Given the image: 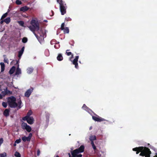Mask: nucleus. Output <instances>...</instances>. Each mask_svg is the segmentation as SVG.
<instances>
[{
	"instance_id": "nucleus-42",
	"label": "nucleus",
	"mask_w": 157,
	"mask_h": 157,
	"mask_svg": "<svg viewBox=\"0 0 157 157\" xmlns=\"http://www.w3.org/2000/svg\"><path fill=\"white\" fill-rule=\"evenodd\" d=\"M23 128L24 129H26V131L28 132H30L32 130V128Z\"/></svg>"
},
{
	"instance_id": "nucleus-20",
	"label": "nucleus",
	"mask_w": 157,
	"mask_h": 157,
	"mask_svg": "<svg viewBox=\"0 0 157 157\" xmlns=\"http://www.w3.org/2000/svg\"><path fill=\"white\" fill-rule=\"evenodd\" d=\"M89 139L91 142L92 141H94V140H96V137L95 136H90Z\"/></svg>"
},
{
	"instance_id": "nucleus-16",
	"label": "nucleus",
	"mask_w": 157,
	"mask_h": 157,
	"mask_svg": "<svg viewBox=\"0 0 157 157\" xmlns=\"http://www.w3.org/2000/svg\"><path fill=\"white\" fill-rule=\"evenodd\" d=\"M0 64L1 66V72H2L5 70V65L3 62H1Z\"/></svg>"
},
{
	"instance_id": "nucleus-18",
	"label": "nucleus",
	"mask_w": 157,
	"mask_h": 157,
	"mask_svg": "<svg viewBox=\"0 0 157 157\" xmlns=\"http://www.w3.org/2000/svg\"><path fill=\"white\" fill-rule=\"evenodd\" d=\"M22 140L24 142L26 141H30V140L28 137L26 136H24L22 137Z\"/></svg>"
},
{
	"instance_id": "nucleus-22",
	"label": "nucleus",
	"mask_w": 157,
	"mask_h": 157,
	"mask_svg": "<svg viewBox=\"0 0 157 157\" xmlns=\"http://www.w3.org/2000/svg\"><path fill=\"white\" fill-rule=\"evenodd\" d=\"M10 21V18L9 17H8L4 20V22L6 24H8Z\"/></svg>"
},
{
	"instance_id": "nucleus-50",
	"label": "nucleus",
	"mask_w": 157,
	"mask_h": 157,
	"mask_svg": "<svg viewBox=\"0 0 157 157\" xmlns=\"http://www.w3.org/2000/svg\"><path fill=\"white\" fill-rule=\"evenodd\" d=\"M16 143H15V142L14 143V144H13L14 146H16Z\"/></svg>"
},
{
	"instance_id": "nucleus-27",
	"label": "nucleus",
	"mask_w": 157,
	"mask_h": 157,
	"mask_svg": "<svg viewBox=\"0 0 157 157\" xmlns=\"http://www.w3.org/2000/svg\"><path fill=\"white\" fill-rule=\"evenodd\" d=\"M91 144L92 146V147L93 148L94 150H96V146L95 145L94 141L91 142Z\"/></svg>"
},
{
	"instance_id": "nucleus-32",
	"label": "nucleus",
	"mask_w": 157,
	"mask_h": 157,
	"mask_svg": "<svg viewBox=\"0 0 157 157\" xmlns=\"http://www.w3.org/2000/svg\"><path fill=\"white\" fill-rule=\"evenodd\" d=\"M71 21V19L70 18V17H66L65 18V21Z\"/></svg>"
},
{
	"instance_id": "nucleus-49",
	"label": "nucleus",
	"mask_w": 157,
	"mask_h": 157,
	"mask_svg": "<svg viewBox=\"0 0 157 157\" xmlns=\"http://www.w3.org/2000/svg\"><path fill=\"white\" fill-rule=\"evenodd\" d=\"M71 58H73V57H74V56H73V54H71Z\"/></svg>"
},
{
	"instance_id": "nucleus-9",
	"label": "nucleus",
	"mask_w": 157,
	"mask_h": 157,
	"mask_svg": "<svg viewBox=\"0 0 157 157\" xmlns=\"http://www.w3.org/2000/svg\"><path fill=\"white\" fill-rule=\"evenodd\" d=\"M16 63L15 65L17 64L18 66L15 72V75H17L21 73V69L19 68V65L18 64L19 60H16Z\"/></svg>"
},
{
	"instance_id": "nucleus-59",
	"label": "nucleus",
	"mask_w": 157,
	"mask_h": 157,
	"mask_svg": "<svg viewBox=\"0 0 157 157\" xmlns=\"http://www.w3.org/2000/svg\"><path fill=\"white\" fill-rule=\"evenodd\" d=\"M91 128H90V130Z\"/></svg>"
},
{
	"instance_id": "nucleus-11",
	"label": "nucleus",
	"mask_w": 157,
	"mask_h": 157,
	"mask_svg": "<svg viewBox=\"0 0 157 157\" xmlns=\"http://www.w3.org/2000/svg\"><path fill=\"white\" fill-rule=\"evenodd\" d=\"M32 112L31 110H30L27 113L26 115L22 118V120H26L29 117H30V116L32 114Z\"/></svg>"
},
{
	"instance_id": "nucleus-12",
	"label": "nucleus",
	"mask_w": 157,
	"mask_h": 157,
	"mask_svg": "<svg viewBox=\"0 0 157 157\" xmlns=\"http://www.w3.org/2000/svg\"><path fill=\"white\" fill-rule=\"evenodd\" d=\"M2 93L4 96L8 94H12V92L9 90L7 89V88L5 89L4 91H2Z\"/></svg>"
},
{
	"instance_id": "nucleus-31",
	"label": "nucleus",
	"mask_w": 157,
	"mask_h": 157,
	"mask_svg": "<svg viewBox=\"0 0 157 157\" xmlns=\"http://www.w3.org/2000/svg\"><path fill=\"white\" fill-rule=\"evenodd\" d=\"M23 52H22L21 51H20L19 52H18V57L20 58H21V56H22L23 53Z\"/></svg>"
},
{
	"instance_id": "nucleus-48",
	"label": "nucleus",
	"mask_w": 157,
	"mask_h": 157,
	"mask_svg": "<svg viewBox=\"0 0 157 157\" xmlns=\"http://www.w3.org/2000/svg\"><path fill=\"white\" fill-rule=\"evenodd\" d=\"M3 22H4V20H2L1 21H0V23L1 24H2L3 23Z\"/></svg>"
},
{
	"instance_id": "nucleus-21",
	"label": "nucleus",
	"mask_w": 157,
	"mask_h": 157,
	"mask_svg": "<svg viewBox=\"0 0 157 157\" xmlns=\"http://www.w3.org/2000/svg\"><path fill=\"white\" fill-rule=\"evenodd\" d=\"M22 128H31L30 126L28 125L27 123L23 122L21 124Z\"/></svg>"
},
{
	"instance_id": "nucleus-39",
	"label": "nucleus",
	"mask_w": 157,
	"mask_h": 157,
	"mask_svg": "<svg viewBox=\"0 0 157 157\" xmlns=\"http://www.w3.org/2000/svg\"><path fill=\"white\" fill-rule=\"evenodd\" d=\"M21 141V139L19 138L18 139L16 140L15 141V143H17V144H18L20 143Z\"/></svg>"
},
{
	"instance_id": "nucleus-43",
	"label": "nucleus",
	"mask_w": 157,
	"mask_h": 157,
	"mask_svg": "<svg viewBox=\"0 0 157 157\" xmlns=\"http://www.w3.org/2000/svg\"><path fill=\"white\" fill-rule=\"evenodd\" d=\"M32 136V133H30L29 134V136L28 137L29 138L30 140H31Z\"/></svg>"
},
{
	"instance_id": "nucleus-46",
	"label": "nucleus",
	"mask_w": 157,
	"mask_h": 157,
	"mask_svg": "<svg viewBox=\"0 0 157 157\" xmlns=\"http://www.w3.org/2000/svg\"><path fill=\"white\" fill-rule=\"evenodd\" d=\"M25 49V47H23L21 49V50H20L21 51L23 52Z\"/></svg>"
},
{
	"instance_id": "nucleus-45",
	"label": "nucleus",
	"mask_w": 157,
	"mask_h": 157,
	"mask_svg": "<svg viewBox=\"0 0 157 157\" xmlns=\"http://www.w3.org/2000/svg\"><path fill=\"white\" fill-rule=\"evenodd\" d=\"M40 31L42 33V34H40V36H43L44 35V33L43 30H41Z\"/></svg>"
},
{
	"instance_id": "nucleus-5",
	"label": "nucleus",
	"mask_w": 157,
	"mask_h": 157,
	"mask_svg": "<svg viewBox=\"0 0 157 157\" xmlns=\"http://www.w3.org/2000/svg\"><path fill=\"white\" fill-rule=\"evenodd\" d=\"M57 2L59 4L60 10L62 15L66 13L67 6L66 3L63 0H56Z\"/></svg>"
},
{
	"instance_id": "nucleus-41",
	"label": "nucleus",
	"mask_w": 157,
	"mask_h": 157,
	"mask_svg": "<svg viewBox=\"0 0 157 157\" xmlns=\"http://www.w3.org/2000/svg\"><path fill=\"white\" fill-rule=\"evenodd\" d=\"M86 110L90 113L93 112L89 108H88L87 109H86Z\"/></svg>"
},
{
	"instance_id": "nucleus-58",
	"label": "nucleus",
	"mask_w": 157,
	"mask_h": 157,
	"mask_svg": "<svg viewBox=\"0 0 157 157\" xmlns=\"http://www.w3.org/2000/svg\"><path fill=\"white\" fill-rule=\"evenodd\" d=\"M9 10H8V12H9Z\"/></svg>"
},
{
	"instance_id": "nucleus-15",
	"label": "nucleus",
	"mask_w": 157,
	"mask_h": 157,
	"mask_svg": "<svg viewBox=\"0 0 157 157\" xmlns=\"http://www.w3.org/2000/svg\"><path fill=\"white\" fill-rule=\"evenodd\" d=\"M16 69V67L14 66H13L9 71V73L10 75L13 74Z\"/></svg>"
},
{
	"instance_id": "nucleus-47",
	"label": "nucleus",
	"mask_w": 157,
	"mask_h": 157,
	"mask_svg": "<svg viewBox=\"0 0 157 157\" xmlns=\"http://www.w3.org/2000/svg\"><path fill=\"white\" fill-rule=\"evenodd\" d=\"M2 96L0 94V99H2Z\"/></svg>"
},
{
	"instance_id": "nucleus-4",
	"label": "nucleus",
	"mask_w": 157,
	"mask_h": 157,
	"mask_svg": "<svg viewBox=\"0 0 157 157\" xmlns=\"http://www.w3.org/2000/svg\"><path fill=\"white\" fill-rule=\"evenodd\" d=\"M16 98L13 96L8 97L7 101L9 107L11 108H15L17 107V104L16 102Z\"/></svg>"
},
{
	"instance_id": "nucleus-30",
	"label": "nucleus",
	"mask_w": 157,
	"mask_h": 157,
	"mask_svg": "<svg viewBox=\"0 0 157 157\" xmlns=\"http://www.w3.org/2000/svg\"><path fill=\"white\" fill-rule=\"evenodd\" d=\"M6 156V152H4L0 154V157H5Z\"/></svg>"
},
{
	"instance_id": "nucleus-44",
	"label": "nucleus",
	"mask_w": 157,
	"mask_h": 157,
	"mask_svg": "<svg viewBox=\"0 0 157 157\" xmlns=\"http://www.w3.org/2000/svg\"><path fill=\"white\" fill-rule=\"evenodd\" d=\"M40 151L39 149H38L37 151V156H39L40 155Z\"/></svg>"
},
{
	"instance_id": "nucleus-53",
	"label": "nucleus",
	"mask_w": 157,
	"mask_h": 157,
	"mask_svg": "<svg viewBox=\"0 0 157 157\" xmlns=\"http://www.w3.org/2000/svg\"><path fill=\"white\" fill-rule=\"evenodd\" d=\"M56 157H59L58 155H56Z\"/></svg>"
},
{
	"instance_id": "nucleus-10",
	"label": "nucleus",
	"mask_w": 157,
	"mask_h": 157,
	"mask_svg": "<svg viewBox=\"0 0 157 157\" xmlns=\"http://www.w3.org/2000/svg\"><path fill=\"white\" fill-rule=\"evenodd\" d=\"M26 120H23L24 121H26L29 124H32L33 123L34 120L33 117H29Z\"/></svg>"
},
{
	"instance_id": "nucleus-38",
	"label": "nucleus",
	"mask_w": 157,
	"mask_h": 157,
	"mask_svg": "<svg viewBox=\"0 0 157 157\" xmlns=\"http://www.w3.org/2000/svg\"><path fill=\"white\" fill-rule=\"evenodd\" d=\"M82 108L83 109L86 110L88 107H87L85 104H84L83 105Z\"/></svg>"
},
{
	"instance_id": "nucleus-51",
	"label": "nucleus",
	"mask_w": 157,
	"mask_h": 157,
	"mask_svg": "<svg viewBox=\"0 0 157 157\" xmlns=\"http://www.w3.org/2000/svg\"><path fill=\"white\" fill-rule=\"evenodd\" d=\"M14 61H13L11 62V63H14Z\"/></svg>"
},
{
	"instance_id": "nucleus-40",
	"label": "nucleus",
	"mask_w": 157,
	"mask_h": 157,
	"mask_svg": "<svg viewBox=\"0 0 157 157\" xmlns=\"http://www.w3.org/2000/svg\"><path fill=\"white\" fill-rule=\"evenodd\" d=\"M59 47V44H57L54 45V47L56 49H58Z\"/></svg>"
},
{
	"instance_id": "nucleus-8",
	"label": "nucleus",
	"mask_w": 157,
	"mask_h": 157,
	"mask_svg": "<svg viewBox=\"0 0 157 157\" xmlns=\"http://www.w3.org/2000/svg\"><path fill=\"white\" fill-rule=\"evenodd\" d=\"M79 58V56H76L75 57V59L72 61V63L75 65V68L78 69V61Z\"/></svg>"
},
{
	"instance_id": "nucleus-34",
	"label": "nucleus",
	"mask_w": 157,
	"mask_h": 157,
	"mask_svg": "<svg viewBox=\"0 0 157 157\" xmlns=\"http://www.w3.org/2000/svg\"><path fill=\"white\" fill-rule=\"evenodd\" d=\"M70 50H66V54L68 56H70L72 54V53L71 52H68V51H69Z\"/></svg>"
},
{
	"instance_id": "nucleus-37",
	"label": "nucleus",
	"mask_w": 157,
	"mask_h": 157,
	"mask_svg": "<svg viewBox=\"0 0 157 157\" xmlns=\"http://www.w3.org/2000/svg\"><path fill=\"white\" fill-rule=\"evenodd\" d=\"M19 24L21 26H23L24 25V22L22 21H19L18 22Z\"/></svg>"
},
{
	"instance_id": "nucleus-55",
	"label": "nucleus",
	"mask_w": 157,
	"mask_h": 157,
	"mask_svg": "<svg viewBox=\"0 0 157 157\" xmlns=\"http://www.w3.org/2000/svg\"><path fill=\"white\" fill-rule=\"evenodd\" d=\"M44 21H45V22H47V20H46Z\"/></svg>"
},
{
	"instance_id": "nucleus-54",
	"label": "nucleus",
	"mask_w": 157,
	"mask_h": 157,
	"mask_svg": "<svg viewBox=\"0 0 157 157\" xmlns=\"http://www.w3.org/2000/svg\"><path fill=\"white\" fill-rule=\"evenodd\" d=\"M69 157H71V155H70V153H69Z\"/></svg>"
},
{
	"instance_id": "nucleus-57",
	"label": "nucleus",
	"mask_w": 157,
	"mask_h": 157,
	"mask_svg": "<svg viewBox=\"0 0 157 157\" xmlns=\"http://www.w3.org/2000/svg\"><path fill=\"white\" fill-rule=\"evenodd\" d=\"M1 85H0V88H1Z\"/></svg>"
},
{
	"instance_id": "nucleus-17",
	"label": "nucleus",
	"mask_w": 157,
	"mask_h": 157,
	"mask_svg": "<svg viewBox=\"0 0 157 157\" xmlns=\"http://www.w3.org/2000/svg\"><path fill=\"white\" fill-rule=\"evenodd\" d=\"M27 71L28 74H30L33 72V67H29L27 68Z\"/></svg>"
},
{
	"instance_id": "nucleus-2",
	"label": "nucleus",
	"mask_w": 157,
	"mask_h": 157,
	"mask_svg": "<svg viewBox=\"0 0 157 157\" xmlns=\"http://www.w3.org/2000/svg\"><path fill=\"white\" fill-rule=\"evenodd\" d=\"M31 25L29 26V28L30 29L33 33L36 38L38 36L35 33V30L38 31L39 29V25L38 22L35 20H32L31 21Z\"/></svg>"
},
{
	"instance_id": "nucleus-6",
	"label": "nucleus",
	"mask_w": 157,
	"mask_h": 157,
	"mask_svg": "<svg viewBox=\"0 0 157 157\" xmlns=\"http://www.w3.org/2000/svg\"><path fill=\"white\" fill-rule=\"evenodd\" d=\"M96 116H93L92 117V119L95 121L101 122V121H104V124H107L109 123L108 121L105 119L99 117L97 114H95Z\"/></svg>"
},
{
	"instance_id": "nucleus-23",
	"label": "nucleus",
	"mask_w": 157,
	"mask_h": 157,
	"mask_svg": "<svg viewBox=\"0 0 157 157\" xmlns=\"http://www.w3.org/2000/svg\"><path fill=\"white\" fill-rule=\"evenodd\" d=\"M63 30V33L64 34L68 33L69 32V29L68 27H67L65 28Z\"/></svg>"
},
{
	"instance_id": "nucleus-36",
	"label": "nucleus",
	"mask_w": 157,
	"mask_h": 157,
	"mask_svg": "<svg viewBox=\"0 0 157 157\" xmlns=\"http://www.w3.org/2000/svg\"><path fill=\"white\" fill-rule=\"evenodd\" d=\"M65 25V24L64 23H63L61 25V27L60 28V29L61 30H63V29H64V28H65L64 27Z\"/></svg>"
},
{
	"instance_id": "nucleus-35",
	"label": "nucleus",
	"mask_w": 157,
	"mask_h": 157,
	"mask_svg": "<svg viewBox=\"0 0 157 157\" xmlns=\"http://www.w3.org/2000/svg\"><path fill=\"white\" fill-rule=\"evenodd\" d=\"M2 105L3 106L6 108V107L7 106V104L6 102H3L2 103Z\"/></svg>"
},
{
	"instance_id": "nucleus-7",
	"label": "nucleus",
	"mask_w": 157,
	"mask_h": 157,
	"mask_svg": "<svg viewBox=\"0 0 157 157\" xmlns=\"http://www.w3.org/2000/svg\"><path fill=\"white\" fill-rule=\"evenodd\" d=\"M33 87H31L30 89L28 90L25 94V96L27 98H29L33 91Z\"/></svg>"
},
{
	"instance_id": "nucleus-13",
	"label": "nucleus",
	"mask_w": 157,
	"mask_h": 157,
	"mask_svg": "<svg viewBox=\"0 0 157 157\" xmlns=\"http://www.w3.org/2000/svg\"><path fill=\"white\" fill-rule=\"evenodd\" d=\"M29 9V7L27 6H25L21 7L20 9V10L23 12H25L28 10Z\"/></svg>"
},
{
	"instance_id": "nucleus-25",
	"label": "nucleus",
	"mask_w": 157,
	"mask_h": 157,
	"mask_svg": "<svg viewBox=\"0 0 157 157\" xmlns=\"http://www.w3.org/2000/svg\"><path fill=\"white\" fill-rule=\"evenodd\" d=\"M6 56L5 55L3 56V57L4 58V61L5 63H8V59L6 57Z\"/></svg>"
},
{
	"instance_id": "nucleus-14",
	"label": "nucleus",
	"mask_w": 157,
	"mask_h": 157,
	"mask_svg": "<svg viewBox=\"0 0 157 157\" xmlns=\"http://www.w3.org/2000/svg\"><path fill=\"white\" fill-rule=\"evenodd\" d=\"M10 112V109H6L4 111V115L6 117L8 116H9Z\"/></svg>"
},
{
	"instance_id": "nucleus-60",
	"label": "nucleus",
	"mask_w": 157,
	"mask_h": 157,
	"mask_svg": "<svg viewBox=\"0 0 157 157\" xmlns=\"http://www.w3.org/2000/svg\"><path fill=\"white\" fill-rule=\"evenodd\" d=\"M156 154L157 155V153H156Z\"/></svg>"
},
{
	"instance_id": "nucleus-1",
	"label": "nucleus",
	"mask_w": 157,
	"mask_h": 157,
	"mask_svg": "<svg viewBox=\"0 0 157 157\" xmlns=\"http://www.w3.org/2000/svg\"><path fill=\"white\" fill-rule=\"evenodd\" d=\"M132 150L136 151L137 154L141 152L139 155H140L145 156V157H150V155L151 153L150 149L148 147H145L141 146L135 147L132 149Z\"/></svg>"
},
{
	"instance_id": "nucleus-28",
	"label": "nucleus",
	"mask_w": 157,
	"mask_h": 157,
	"mask_svg": "<svg viewBox=\"0 0 157 157\" xmlns=\"http://www.w3.org/2000/svg\"><path fill=\"white\" fill-rule=\"evenodd\" d=\"M28 41V39L26 37H24L22 39V42L23 43H26Z\"/></svg>"
},
{
	"instance_id": "nucleus-26",
	"label": "nucleus",
	"mask_w": 157,
	"mask_h": 157,
	"mask_svg": "<svg viewBox=\"0 0 157 157\" xmlns=\"http://www.w3.org/2000/svg\"><path fill=\"white\" fill-rule=\"evenodd\" d=\"M14 156L16 157H21L20 154L17 151H16L14 154Z\"/></svg>"
},
{
	"instance_id": "nucleus-29",
	"label": "nucleus",
	"mask_w": 157,
	"mask_h": 157,
	"mask_svg": "<svg viewBox=\"0 0 157 157\" xmlns=\"http://www.w3.org/2000/svg\"><path fill=\"white\" fill-rule=\"evenodd\" d=\"M7 14H8L7 12H6V13H5L2 16L1 19H3L4 18H5L6 17H7Z\"/></svg>"
},
{
	"instance_id": "nucleus-19",
	"label": "nucleus",
	"mask_w": 157,
	"mask_h": 157,
	"mask_svg": "<svg viewBox=\"0 0 157 157\" xmlns=\"http://www.w3.org/2000/svg\"><path fill=\"white\" fill-rule=\"evenodd\" d=\"M57 59L58 61H61L63 59V57L61 54H59L58 56L57 57Z\"/></svg>"
},
{
	"instance_id": "nucleus-24",
	"label": "nucleus",
	"mask_w": 157,
	"mask_h": 157,
	"mask_svg": "<svg viewBox=\"0 0 157 157\" xmlns=\"http://www.w3.org/2000/svg\"><path fill=\"white\" fill-rule=\"evenodd\" d=\"M22 103V102L21 99L19 100V101H17V106H18V107L19 109H20L21 106V105Z\"/></svg>"
},
{
	"instance_id": "nucleus-3",
	"label": "nucleus",
	"mask_w": 157,
	"mask_h": 157,
	"mask_svg": "<svg viewBox=\"0 0 157 157\" xmlns=\"http://www.w3.org/2000/svg\"><path fill=\"white\" fill-rule=\"evenodd\" d=\"M84 149V146L83 145H82L78 148L71 151V153L72 157H82V155L79 154L83 152Z\"/></svg>"
},
{
	"instance_id": "nucleus-33",
	"label": "nucleus",
	"mask_w": 157,
	"mask_h": 157,
	"mask_svg": "<svg viewBox=\"0 0 157 157\" xmlns=\"http://www.w3.org/2000/svg\"><path fill=\"white\" fill-rule=\"evenodd\" d=\"M16 3L17 5H20L22 4V2L19 0H17L16 2Z\"/></svg>"
},
{
	"instance_id": "nucleus-56",
	"label": "nucleus",
	"mask_w": 157,
	"mask_h": 157,
	"mask_svg": "<svg viewBox=\"0 0 157 157\" xmlns=\"http://www.w3.org/2000/svg\"><path fill=\"white\" fill-rule=\"evenodd\" d=\"M52 13H54V12L52 10Z\"/></svg>"
},
{
	"instance_id": "nucleus-52",
	"label": "nucleus",
	"mask_w": 157,
	"mask_h": 157,
	"mask_svg": "<svg viewBox=\"0 0 157 157\" xmlns=\"http://www.w3.org/2000/svg\"><path fill=\"white\" fill-rule=\"evenodd\" d=\"M47 120H48V121H49L48 117L47 118Z\"/></svg>"
}]
</instances>
